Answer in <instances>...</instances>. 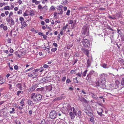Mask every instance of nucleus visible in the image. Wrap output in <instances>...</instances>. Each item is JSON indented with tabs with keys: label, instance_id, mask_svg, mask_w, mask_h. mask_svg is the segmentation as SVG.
I'll list each match as a JSON object with an SVG mask.
<instances>
[{
	"label": "nucleus",
	"instance_id": "25",
	"mask_svg": "<svg viewBox=\"0 0 124 124\" xmlns=\"http://www.w3.org/2000/svg\"><path fill=\"white\" fill-rule=\"evenodd\" d=\"M33 73L34 72H32V71L30 73H28V76L30 77H32Z\"/></svg>",
	"mask_w": 124,
	"mask_h": 124
},
{
	"label": "nucleus",
	"instance_id": "3",
	"mask_svg": "<svg viewBox=\"0 0 124 124\" xmlns=\"http://www.w3.org/2000/svg\"><path fill=\"white\" fill-rule=\"evenodd\" d=\"M57 115L56 112L55 111H53L50 113L49 116L50 118L53 119L56 118Z\"/></svg>",
	"mask_w": 124,
	"mask_h": 124
},
{
	"label": "nucleus",
	"instance_id": "19",
	"mask_svg": "<svg viewBox=\"0 0 124 124\" xmlns=\"http://www.w3.org/2000/svg\"><path fill=\"white\" fill-rule=\"evenodd\" d=\"M70 115V116L71 119H74L75 117V114H73L72 112H70L69 113Z\"/></svg>",
	"mask_w": 124,
	"mask_h": 124
},
{
	"label": "nucleus",
	"instance_id": "33",
	"mask_svg": "<svg viewBox=\"0 0 124 124\" xmlns=\"http://www.w3.org/2000/svg\"><path fill=\"white\" fill-rule=\"evenodd\" d=\"M3 8L4 10H9V7L8 6H6L5 7H4Z\"/></svg>",
	"mask_w": 124,
	"mask_h": 124
},
{
	"label": "nucleus",
	"instance_id": "51",
	"mask_svg": "<svg viewBox=\"0 0 124 124\" xmlns=\"http://www.w3.org/2000/svg\"><path fill=\"white\" fill-rule=\"evenodd\" d=\"M66 79V77H63L62 79V81L63 82H64Z\"/></svg>",
	"mask_w": 124,
	"mask_h": 124
},
{
	"label": "nucleus",
	"instance_id": "54",
	"mask_svg": "<svg viewBox=\"0 0 124 124\" xmlns=\"http://www.w3.org/2000/svg\"><path fill=\"white\" fill-rule=\"evenodd\" d=\"M39 71V69H34V70H32V72H38Z\"/></svg>",
	"mask_w": 124,
	"mask_h": 124
},
{
	"label": "nucleus",
	"instance_id": "12",
	"mask_svg": "<svg viewBox=\"0 0 124 124\" xmlns=\"http://www.w3.org/2000/svg\"><path fill=\"white\" fill-rule=\"evenodd\" d=\"M85 112L86 113V115H88V116H93V115L92 112H90L86 110H85Z\"/></svg>",
	"mask_w": 124,
	"mask_h": 124
},
{
	"label": "nucleus",
	"instance_id": "64",
	"mask_svg": "<svg viewBox=\"0 0 124 124\" xmlns=\"http://www.w3.org/2000/svg\"><path fill=\"white\" fill-rule=\"evenodd\" d=\"M70 82V80L69 79H67L66 81V82L67 83H69Z\"/></svg>",
	"mask_w": 124,
	"mask_h": 124
},
{
	"label": "nucleus",
	"instance_id": "63",
	"mask_svg": "<svg viewBox=\"0 0 124 124\" xmlns=\"http://www.w3.org/2000/svg\"><path fill=\"white\" fill-rule=\"evenodd\" d=\"M13 12H10L9 13L8 17H10V16H12L13 15Z\"/></svg>",
	"mask_w": 124,
	"mask_h": 124
},
{
	"label": "nucleus",
	"instance_id": "50",
	"mask_svg": "<svg viewBox=\"0 0 124 124\" xmlns=\"http://www.w3.org/2000/svg\"><path fill=\"white\" fill-rule=\"evenodd\" d=\"M49 67L48 65L45 64L43 65V67L45 68H48Z\"/></svg>",
	"mask_w": 124,
	"mask_h": 124
},
{
	"label": "nucleus",
	"instance_id": "47",
	"mask_svg": "<svg viewBox=\"0 0 124 124\" xmlns=\"http://www.w3.org/2000/svg\"><path fill=\"white\" fill-rule=\"evenodd\" d=\"M22 91H18L17 93H16V95L18 96H19V95H20V94L21 93H22Z\"/></svg>",
	"mask_w": 124,
	"mask_h": 124
},
{
	"label": "nucleus",
	"instance_id": "26",
	"mask_svg": "<svg viewBox=\"0 0 124 124\" xmlns=\"http://www.w3.org/2000/svg\"><path fill=\"white\" fill-rule=\"evenodd\" d=\"M46 97L47 98H50L52 97V96L51 95V94H50L49 93H47L46 95Z\"/></svg>",
	"mask_w": 124,
	"mask_h": 124
},
{
	"label": "nucleus",
	"instance_id": "59",
	"mask_svg": "<svg viewBox=\"0 0 124 124\" xmlns=\"http://www.w3.org/2000/svg\"><path fill=\"white\" fill-rule=\"evenodd\" d=\"M79 54L78 53H75L74 55V56L75 57H79Z\"/></svg>",
	"mask_w": 124,
	"mask_h": 124
},
{
	"label": "nucleus",
	"instance_id": "28",
	"mask_svg": "<svg viewBox=\"0 0 124 124\" xmlns=\"http://www.w3.org/2000/svg\"><path fill=\"white\" fill-rule=\"evenodd\" d=\"M24 100L23 99L20 102V104H21V106L23 107V106L24 105Z\"/></svg>",
	"mask_w": 124,
	"mask_h": 124
},
{
	"label": "nucleus",
	"instance_id": "56",
	"mask_svg": "<svg viewBox=\"0 0 124 124\" xmlns=\"http://www.w3.org/2000/svg\"><path fill=\"white\" fill-rule=\"evenodd\" d=\"M121 38L122 41H124V35H121Z\"/></svg>",
	"mask_w": 124,
	"mask_h": 124
},
{
	"label": "nucleus",
	"instance_id": "34",
	"mask_svg": "<svg viewBox=\"0 0 124 124\" xmlns=\"http://www.w3.org/2000/svg\"><path fill=\"white\" fill-rule=\"evenodd\" d=\"M49 46H48L47 47H44L43 48V49L47 50H49Z\"/></svg>",
	"mask_w": 124,
	"mask_h": 124
},
{
	"label": "nucleus",
	"instance_id": "48",
	"mask_svg": "<svg viewBox=\"0 0 124 124\" xmlns=\"http://www.w3.org/2000/svg\"><path fill=\"white\" fill-rule=\"evenodd\" d=\"M46 123L44 120H42L40 124H45Z\"/></svg>",
	"mask_w": 124,
	"mask_h": 124
},
{
	"label": "nucleus",
	"instance_id": "18",
	"mask_svg": "<svg viewBox=\"0 0 124 124\" xmlns=\"http://www.w3.org/2000/svg\"><path fill=\"white\" fill-rule=\"evenodd\" d=\"M44 88L42 87L40 88H37V89L36 90L37 91H41L42 92H44Z\"/></svg>",
	"mask_w": 124,
	"mask_h": 124
},
{
	"label": "nucleus",
	"instance_id": "29",
	"mask_svg": "<svg viewBox=\"0 0 124 124\" xmlns=\"http://www.w3.org/2000/svg\"><path fill=\"white\" fill-rule=\"evenodd\" d=\"M77 78L76 77L75 78H74L73 81L74 83H78V82L77 79Z\"/></svg>",
	"mask_w": 124,
	"mask_h": 124
},
{
	"label": "nucleus",
	"instance_id": "15",
	"mask_svg": "<svg viewBox=\"0 0 124 124\" xmlns=\"http://www.w3.org/2000/svg\"><path fill=\"white\" fill-rule=\"evenodd\" d=\"M27 102L29 105L32 106L34 105V103L30 100H28Z\"/></svg>",
	"mask_w": 124,
	"mask_h": 124
},
{
	"label": "nucleus",
	"instance_id": "24",
	"mask_svg": "<svg viewBox=\"0 0 124 124\" xmlns=\"http://www.w3.org/2000/svg\"><path fill=\"white\" fill-rule=\"evenodd\" d=\"M80 101L84 102H87L86 100L84 98H81L80 99Z\"/></svg>",
	"mask_w": 124,
	"mask_h": 124
},
{
	"label": "nucleus",
	"instance_id": "52",
	"mask_svg": "<svg viewBox=\"0 0 124 124\" xmlns=\"http://www.w3.org/2000/svg\"><path fill=\"white\" fill-rule=\"evenodd\" d=\"M108 17L109 18L111 19H113V20H115L116 19V17H112L111 16H108Z\"/></svg>",
	"mask_w": 124,
	"mask_h": 124
},
{
	"label": "nucleus",
	"instance_id": "4",
	"mask_svg": "<svg viewBox=\"0 0 124 124\" xmlns=\"http://www.w3.org/2000/svg\"><path fill=\"white\" fill-rule=\"evenodd\" d=\"M89 30L86 26L84 27L83 28V33L86 36L89 35Z\"/></svg>",
	"mask_w": 124,
	"mask_h": 124
},
{
	"label": "nucleus",
	"instance_id": "42",
	"mask_svg": "<svg viewBox=\"0 0 124 124\" xmlns=\"http://www.w3.org/2000/svg\"><path fill=\"white\" fill-rule=\"evenodd\" d=\"M102 67L104 68H108V67H107V64H103Z\"/></svg>",
	"mask_w": 124,
	"mask_h": 124
},
{
	"label": "nucleus",
	"instance_id": "16",
	"mask_svg": "<svg viewBox=\"0 0 124 124\" xmlns=\"http://www.w3.org/2000/svg\"><path fill=\"white\" fill-rule=\"evenodd\" d=\"M48 78H45L42 79L41 80L42 81V82H47L49 80Z\"/></svg>",
	"mask_w": 124,
	"mask_h": 124
},
{
	"label": "nucleus",
	"instance_id": "35",
	"mask_svg": "<svg viewBox=\"0 0 124 124\" xmlns=\"http://www.w3.org/2000/svg\"><path fill=\"white\" fill-rule=\"evenodd\" d=\"M88 71V70H85L83 73V76L84 77H85L86 75V74L87 73V72Z\"/></svg>",
	"mask_w": 124,
	"mask_h": 124
},
{
	"label": "nucleus",
	"instance_id": "39",
	"mask_svg": "<svg viewBox=\"0 0 124 124\" xmlns=\"http://www.w3.org/2000/svg\"><path fill=\"white\" fill-rule=\"evenodd\" d=\"M62 112L61 111H58L57 113V115L58 116H61V113H62Z\"/></svg>",
	"mask_w": 124,
	"mask_h": 124
},
{
	"label": "nucleus",
	"instance_id": "11",
	"mask_svg": "<svg viewBox=\"0 0 124 124\" xmlns=\"http://www.w3.org/2000/svg\"><path fill=\"white\" fill-rule=\"evenodd\" d=\"M21 29L23 28L27 25V24L26 22L24 21L21 22Z\"/></svg>",
	"mask_w": 124,
	"mask_h": 124
},
{
	"label": "nucleus",
	"instance_id": "43",
	"mask_svg": "<svg viewBox=\"0 0 124 124\" xmlns=\"http://www.w3.org/2000/svg\"><path fill=\"white\" fill-rule=\"evenodd\" d=\"M121 84L122 85L124 86V79L123 78L121 82Z\"/></svg>",
	"mask_w": 124,
	"mask_h": 124
},
{
	"label": "nucleus",
	"instance_id": "53",
	"mask_svg": "<svg viewBox=\"0 0 124 124\" xmlns=\"http://www.w3.org/2000/svg\"><path fill=\"white\" fill-rule=\"evenodd\" d=\"M33 68H32L31 67V68H30L29 69H28L27 70H25V71L26 72H27L28 71H29L31 70H33Z\"/></svg>",
	"mask_w": 124,
	"mask_h": 124
},
{
	"label": "nucleus",
	"instance_id": "30",
	"mask_svg": "<svg viewBox=\"0 0 124 124\" xmlns=\"http://www.w3.org/2000/svg\"><path fill=\"white\" fill-rule=\"evenodd\" d=\"M50 10L54 11L55 10V9L53 6H52L50 8Z\"/></svg>",
	"mask_w": 124,
	"mask_h": 124
},
{
	"label": "nucleus",
	"instance_id": "61",
	"mask_svg": "<svg viewBox=\"0 0 124 124\" xmlns=\"http://www.w3.org/2000/svg\"><path fill=\"white\" fill-rule=\"evenodd\" d=\"M107 28L108 29V30H111L112 31H113V29L111 28L109 26H108L107 27Z\"/></svg>",
	"mask_w": 124,
	"mask_h": 124
},
{
	"label": "nucleus",
	"instance_id": "49",
	"mask_svg": "<svg viewBox=\"0 0 124 124\" xmlns=\"http://www.w3.org/2000/svg\"><path fill=\"white\" fill-rule=\"evenodd\" d=\"M44 8L46 10H47L48 9L46 5H45L43 7V9Z\"/></svg>",
	"mask_w": 124,
	"mask_h": 124
},
{
	"label": "nucleus",
	"instance_id": "31",
	"mask_svg": "<svg viewBox=\"0 0 124 124\" xmlns=\"http://www.w3.org/2000/svg\"><path fill=\"white\" fill-rule=\"evenodd\" d=\"M32 75L33 76L32 77L35 78L37 76L38 74L37 73H36V72H35L34 73H33Z\"/></svg>",
	"mask_w": 124,
	"mask_h": 124
},
{
	"label": "nucleus",
	"instance_id": "5",
	"mask_svg": "<svg viewBox=\"0 0 124 124\" xmlns=\"http://www.w3.org/2000/svg\"><path fill=\"white\" fill-rule=\"evenodd\" d=\"M96 85L98 86H101V85H104L105 84L104 80L101 81V79H100L99 81L96 82Z\"/></svg>",
	"mask_w": 124,
	"mask_h": 124
},
{
	"label": "nucleus",
	"instance_id": "9",
	"mask_svg": "<svg viewBox=\"0 0 124 124\" xmlns=\"http://www.w3.org/2000/svg\"><path fill=\"white\" fill-rule=\"evenodd\" d=\"M82 51L84 52V53L87 56L89 57L88 54H89V51L86 49L85 48L82 49Z\"/></svg>",
	"mask_w": 124,
	"mask_h": 124
},
{
	"label": "nucleus",
	"instance_id": "14",
	"mask_svg": "<svg viewBox=\"0 0 124 124\" xmlns=\"http://www.w3.org/2000/svg\"><path fill=\"white\" fill-rule=\"evenodd\" d=\"M103 112V110L101 108H99L98 110L97 111V112L98 114L101 116V114Z\"/></svg>",
	"mask_w": 124,
	"mask_h": 124
},
{
	"label": "nucleus",
	"instance_id": "45",
	"mask_svg": "<svg viewBox=\"0 0 124 124\" xmlns=\"http://www.w3.org/2000/svg\"><path fill=\"white\" fill-rule=\"evenodd\" d=\"M20 21L22 22L24 21V19L23 17H20L19 18Z\"/></svg>",
	"mask_w": 124,
	"mask_h": 124
},
{
	"label": "nucleus",
	"instance_id": "22",
	"mask_svg": "<svg viewBox=\"0 0 124 124\" xmlns=\"http://www.w3.org/2000/svg\"><path fill=\"white\" fill-rule=\"evenodd\" d=\"M15 110V109L14 108H13L11 109V110L9 112L10 113L12 114V113H15L14 111Z\"/></svg>",
	"mask_w": 124,
	"mask_h": 124
},
{
	"label": "nucleus",
	"instance_id": "36",
	"mask_svg": "<svg viewBox=\"0 0 124 124\" xmlns=\"http://www.w3.org/2000/svg\"><path fill=\"white\" fill-rule=\"evenodd\" d=\"M13 17H15V19H16L15 21L16 22H17V23H18V17L17 16H13Z\"/></svg>",
	"mask_w": 124,
	"mask_h": 124
},
{
	"label": "nucleus",
	"instance_id": "46",
	"mask_svg": "<svg viewBox=\"0 0 124 124\" xmlns=\"http://www.w3.org/2000/svg\"><path fill=\"white\" fill-rule=\"evenodd\" d=\"M57 49L56 48H53L51 49V51L53 52H54Z\"/></svg>",
	"mask_w": 124,
	"mask_h": 124
},
{
	"label": "nucleus",
	"instance_id": "20",
	"mask_svg": "<svg viewBox=\"0 0 124 124\" xmlns=\"http://www.w3.org/2000/svg\"><path fill=\"white\" fill-rule=\"evenodd\" d=\"M6 81V80L5 78H2L0 80V83L2 84L4 83Z\"/></svg>",
	"mask_w": 124,
	"mask_h": 124
},
{
	"label": "nucleus",
	"instance_id": "38",
	"mask_svg": "<svg viewBox=\"0 0 124 124\" xmlns=\"http://www.w3.org/2000/svg\"><path fill=\"white\" fill-rule=\"evenodd\" d=\"M76 70H72L70 71V73L71 74H76V72H75Z\"/></svg>",
	"mask_w": 124,
	"mask_h": 124
},
{
	"label": "nucleus",
	"instance_id": "13",
	"mask_svg": "<svg viewBox=\"0 0 124 124\" xmlns=\"http://www.w3.org/2000/svg\"><path fill=\"white\" fill-rule=\"evenodd\" d=\"M16 87L19 89L22 90V85L20 83L17 84L16 85Z\"/></svg>",
	"mask_w": 124,
	"mask_h": 124
},
{
	"label": "nucleus",
	"instance_id": "21",
	"mask_svg": "<svg viewBox=\"0 0 124 124\" xmlns=\"http://www.w3.org/2000/svg\"><path fill=\"white\" fill-rule=\"evenodd\" d=\"M87 67H88L90 66L91 64V61L90 60L88 59L87 62Z\"/></svg>",
	"mask_w": 124,
	"mask_h": 124
},
{
	"label": "nucleus",
	"instance_id": "62",
	"mask_svg": "<svg viewBox=\"0 0 124 124\" xmlns=\"http://www.w3.org/2000/svg\"><path fill=\"white\" fill-rule=\"evenodd\" d=\"M14 68L15 70H17L18 69V67L17 65H16L14 67Z\"/></svg>",
	"mask_w": 124,
	"mask_h": 124
},
{
	"label": "nucleus",
	"instance_id": "37",
	"mask_svg": "<svg viewBox=\"0 0 124 124\" xmlns=\"http://www.w3.org/2000/svg\"><path fill=\"white\" fill-rule=\"evenodd\" d=\"M118 61L120 62V63H122L123 62L124 60L123 59L121 58H119L118 59Z\"/></svg>",
	"mask_w": 124,
	"mask_h": 124
},
{
	"label": "nucleus",
	"instance_id": "1",
	"mask_svg": "<svg viewBox=\"0 0 124 124\" xmlns=\"http://www.w3.org/2000/svg\"><path fill=\"white\" fill-rule=\"evenodd\" d=\"M30 97L33 101L38 102H40L42 99V95L38 93H32Z\"/></svg>",
	"mask_w": 124,
	"mask_h": 124
},
{
	"label": "nucleus",
	"instance_id": "41",
	"mask_svg": "<svg viewBox=\"0 0 124 124\" xmlns=\"http://www.w3.org/2000/svg\"><path fill=\"white\" fill-rule=\"evenodd\" d=\"M39 71L40 72L43 71L44 70L43 68L42 67H41L39 69Z\"/></svg>",
	"mask_w": 124,
	"mask_h": 124
},
{
	"label": "nucleus",
	"instance_id": "58",
	"mask_svg": "<svg viewBox=\"0 0 124 124\" xmlns=\"http://www.w3.org/2000/svg\"><path fill=\"white\" fill-rule=\"evenodd\" d=\"M22 11L21 10H20L17 13L18 14H21L22 13Z\"/></svg>",
	"mask_w": 124,
	"mask_h": 124
},
{
	"label": "nucleus",
	"instance_id": "44",
	"mask_svg": "<svg viewBox=\"0 0 124 124\" xmlns=\"http://www.w3.org/2000/svg\"><path fill=\"white\" fill-rule=\"evenodd\" d=\"M70 10H68L66 13V15L68 16L70 15Z\"/></svg>",
	"mask_w": 124,
	"mask_h": 124
},
{
	"label": "nucleus",
	"instance_id": "32",
	"mask_svg": "<svg viewBox=\"0 0 124 124\" xmlns=\"http://www.w3.org/2000/svg\"><path fill=\"white\" fill-rule=\"evenodd\" d=\"M38 8L39 9H43V7H42L41 5L40 4H39L38 6Z\"/></svg>",
	"mask_w": 124,
	"mask_h": 124
},
{
	"label": "nucleus",
	"instance_id": "6",
	"mask_svg": "<svg viewBox=\"0 0 124 124\" xmlns=\"http://www.w3.org/2000/svg\"><path fill=\"white\" fill-rule=\"evenodd\" d=\"M63 6L61 5H60L58 6L56 8L57 10H59V11H60V12L58 13L59 15H61L63 14V11L62 10V7Z\"/></svg>",
	"mask_w": 124,
	"mask_h": 124
},
{
	"label": "nucleus",
	"instance_id": "60",
	"mask_svg": "<svg viewBox=\"0 0 124 124\" xmlns=\"http://www.w3.org/2000/svg\"><path fill=\"white\" fill-rule=\"evenodd\" d=\"M68 26V25L67 24L65 26H64L63 28V30H65L67 28Z\"/></svg>",
	"mask_w": 124,
	"mask_h": 124
},
{
	"label": "nucleus",
	"instance_id": "27",
	"mask_svg": "<svg viewBox=\"0 0 124 124\" xmlns=\"http://www.w3.org/2000/svg\"><path fill=\"white\" fill-rule=\"evenodd\" d=\"M82 74V72H78L76 75L78 77H81V74Z\"/></svg>",
	"mask_w": 124,
	"mask_h": 124
},
{
	"label": "nucleus",
	"instance_id": "40",
	"mask_svg": "<svg viewBox=\"0 0 124 124\" xmlns=\"http://www.w3.org/2000/svg\"><path fill=\"white\" fill-rule=\"evenodd\" d=\"M34 14V11L32 10H31V12L30 13L29 15L31 16H33Z\"/></svg>",
	"mask_w": 124,
	"mask_h": 124
},
{
	"label": "nucleus",
	"instance_id": "7",
	"mask_svg": "<svg viewBox=\"0 0 124 124\" xmlns=\"http://www.w3.org/2000/svg\"><path fill=\"white\" fill-rule=\"evenodd\" d=\"M6 20L7 22L9 23L11 22V24L12 25H13L15 23L14 20L11 17H8L6 19Z\"/></svg>",
	"mask_w": 124,
	"mask_h": 124
},
{
	"label": "nucleus",
	"instance_id": "2",
	"mask_svg": "<svg viewBox=\"0 0 124 124\" xmlns=\"http://www.w3.org/2000/svg\"><path fill=\"white\" fill-rule=\"evenodd\" d=\"M83 44L84 46L85 47L90 48L91 46L90 42L89 41L86 39H83L82 41Z\"/></svg>",
	"mask_w": 124,
	"mask_h": 124
},
{
	"label": "nucleus",
	"instance_id": "8",
	"mask_svg": "<svg viewBox=\"0 0 124 124\" xmlns=\"http://www.w3.org/2000/svg\"><path fill=\"white\" fill-rule=\"evenodd\" d=\"M106 75L104 74H103L101 75L100 76V79H101V81H102L103 80H104L105 83V77H106Z\"/></svg>",
	"mask_w": 124,
	"mask_h": 124
},
{
	"label": "nucleus",
	"instance_id": "23",
	"mask_svg": "<svg viewBox=\"0 0 124 124\" xmlns=\"http://www.w3.org/2000/svg\"><path fill=\"white\" fill-rule=\"evenodd\" d=\"M90 121L92 123H93V124H94V119L93 116L90 118Z\"/></svg>",
	"mask_w": 124,
	"mask_h": 124
},
{
	"label": "nucleus",
	"instance_id": "55",
	"mask_svg": "<svg viewBox=\"0 0 124 124\" xmlns=\"http://www.w3.org/2000/svg\"><path fill=\"white\" fill-rule=\"evenodd\" d=\"M48 88L49 90L50 91L52 90V87L51 85H50L48 87Z\"/></svg>",
	"mask_w": 124,
	"mask_h": 124
},
{
	"label": "nucleus",
	"instance_id": "17",
	"mask_svg": "<svg viewBox=\"0 0 124 124\" xmlns=\"http://www.w3.org/2000/svg\"><path fill=\"white\" fill-rule=\"evenodd\" d=\"M35 88L34 86H32L29 89L30 91L32 92L34 91L35 89Z\"/></svg>",
	"mask_w": 124,
	"mask_h": 124
},
{
	"label": "nucleus",
	"instance_id": "10",
	"mask_svg": "<svg viewBox=\"0 0 124 124\" xmlns=\"http://www.w3.org/2000/svg\"><path fill=\"white\" fill-rule=\"evenodd\" d=\"M94 71L93 70H91L89 72V73H88L87 76V78H88V79L90 78L91 77V75L93 74H94Z\"/></svg>",
	"mask_w": 124,
	"mask_h": 124
},
{
	"label": "nucleus",
	"instance_id": "57",
	"mask_svg": "<svg viewBox=\"0 0 124 124\" xmlns=\"http://www.w3.org/2000/svg\"><path fill=\"white\" fill-rule=\"evenodd\" d=\"M3 29L4 31H6L7 30L8 28L6 26H4L3 28Z\"/></svg>",
	"mask_w": 124,
	"mask_h": 124
}]
</instances>
